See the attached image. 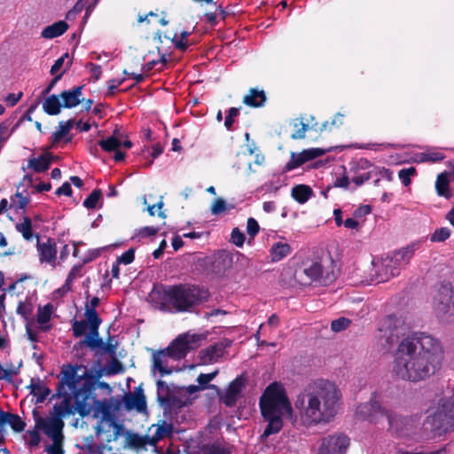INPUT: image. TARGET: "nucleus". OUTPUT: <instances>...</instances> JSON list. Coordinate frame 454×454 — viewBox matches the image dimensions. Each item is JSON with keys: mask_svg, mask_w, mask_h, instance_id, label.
<instances>
[{"mask_svg": "<svg viewBox=\"0 0 454 454\" xmlns=\"http://www.w3.org/2000/svg\"><path fill=\"white\" fill-rule=\"evenodd\" d=\"M443 351L440 341L421 334L403 339L395 353L392 372L404 381L418 383L433 376L441 367Z\"/></svg>", "mask_w": 454, "mask_h": 454, "instance_id": "f257e3e1", "label": "nucleus"}, {"mask_svg": "<svg viewBox=\"0 0 454 454\" xmlns=\"http://www.w3.org/2000/svg\"><path fill=\"white\" fill-rule=\"evenodd\" d=\"M340 393L334 384L317 380L297 396L294 406L301 419L309 426L328 422L338 410Z\"/></svg>", "mask_w": 454, "mask_h": 454, "instance_id": "f03ea898", "label": "nucleus"}, {"mask_svg": "<svg viewBox=\"0 0 454 454\" xmlns=\"http://www.w3.org/2000/svg\"><path fill=\"white\" fill-rule=\"evenodd\" d=\"M209 293L207 289L197 286L178 285L163 291L161 301L157 308L161 311L177 312L189 311L196 305L207 300Z\"/></svg>", "mask_w": 454, "mask_h": 454, "instance_id": "7ed1b4c3", "label": "nucleus"}, {"mask_svg": "<svg viewBox=\"0 0 454 454\" xmlns=\"http://www.w3.org/2000/svg\"><path fill=\"white\" fill-rule=\"evenodd\" d=\"M203 339V335L184 333L177 336L168 348L153 351V371L157 370L161 376L171 374L174 369L168 367V358L175 361L184 358L191 350L200 346Z\"/></svg>", "mask_w": 454, "mask_h": 454, "instance_id": "20e7f679", "label": "nucleus"}, {"mask_svg": "<svg viewBox=\"0 0 454 454\" xmlns=\"http://www.w3.org/2000/svg\"><path fill=\"white\" fill-rule=\"evenodd\" d=\"M259 405L261 412L285 414L292 423L296 421L286 389L279 382H272L266 387L260 397Z\"/></svg>", "mask_w": 454, "mask_h": 454, "instance_id": "39448f33", "label": "nucleus"}, {"mask_svg": "<svg viewBox=\"0 0 454 454\" xmlns=\"http://www.w3.org/2000/svg\"><path fill=\"white\" fill-rule=\"evenodd\" d=\"M403 326V321L393 314L388 315L382 320L377 336L382 349L387 351L398 341L400 335L404 334L402 332Z\"/></svg>", "mask_w": 454, "mask_h": 454, "instance_id": "423d86ee", "label": "nucleus"}, {"mask_svg": "<svg viewBox=\"0 0 454 454\" xmlns=\"http://www.w3.org/2000/svg\"><path fill=\"white\" fill-rule=\"evenodd\" d=\"M96 385L95 379L91 377V375H89L82 382L81 387L77 388L73 393L75 410L82 418L88 416L92 411L90 401L96 398L94 395Z\"/></svg>", "mask_w": 454, "mask_h": 454, "instance_id": "0eeeda50", "label": "nucleus"}, {"mask_svg": "<svg viewBox=\"0 0 454 454\" xmlns=\"http://www.w3.org/2000/svg\"><path fill=\"white\" fill-rule=\"evenodd\" d=\"M356 414L364 420L377 423L380 419L386 418L389 426H393L395 416L391 411L382 406L378 401L371 399L369 402L361 403L356 407Z\"/></svg>", "mask_w": 454, "mask_h": 454, "instance_id": "6e6552de", "label": "nucleus"}, {"mask_svg": "<svg viewBox=\"0 0 454 454\" xmlns=\"http://www.w3.org/2000/svg\"><path fill=\"white\" fill-rule=\"evenodd\" d=\"M434 310L441 319L454 316V291L450 283H442L434 298Z\"/></svg>", "mask_w": 454, "mask_h": 454, "instance_id": "1a4fd4ad", "label": "nucleus"}, {"mask_svg": "<svg viewBox=\"0 0 454 454\" xmlns=\"http://www.w3.org/2000/svg\"><path fill=\"white\" fill-rule=\"evenodd\" d=\"M82 365H72L67 364L63 366L60 372V380L58 383L56 394L53 397L60 398L67 395L66 387L74 393L77 389V385L90 375L87 372H84L82 375H78L77 371L81 369Z\"/></svg>", "mask_w": 454, "mask_h": 454, "instance_id": "9d476101", "label": "nucleus"}, {"mask_svg": "<svg viewBox=\"0 0 454 454\" xmlns=\"http://www.w3.org/2000/svg\"><path fill=\"white\" fill-rule=\"evenodd\" d=\"M349 446V438L342 434L336 433L321 439L318 454H346Z\"/></svg>", "mask_w": 454, "mask_h": 454, "instance_id": "9b49d317", "label": "nucleus"}, {"mask_svg": "<svg viewBox=\"0 0 454 454\" xmlns=\"http://www.w3.org/2000/svg\"><path fill=\"white\" fill-rule=\"evenodd\" d=\"M453 426L447 413L442 410V404L430 413L423 423L425 430L439 435L447 432L448 429Z\"/></svg>", "mask_w": 454, "mask_h": 454, "instance_id": "f8f14e48", "label": "nucleus"}, {"mask_svg": "<svg viewBox=\"0 0 454 454\" xmlns=\"http://www.w3.org/2000/svg\"><path fill=\"white\" fill-rule=\"evenodd\" d=\"M64 426V421L59 416H53L49 419L40 417L35 420V427L43 430L53 442L64 441L62 433Z\"/></svg>", "mask_w": 454, "mask_h": 454, "instance_id": "ddd939ff", "label": "nucleus"}, {"mask_svg": "<svg viewBox=\"0 0 454 454\" xmlns=\"http://www.w3.org/2000/svg\"><path fill=\"white\" fill-rule=\"evenodd\" d=\"M372 266L374 272L371 274V280L377 283L386 282L399 273L398 268L393 264V259H389V256L377 262L373 260Z\"/></svg>", "mask_w": 454, "mask_h": 454, "instance_id": "4468645a", "label": "nucleus"}, {"mask_svg": "<svg viewBox=\"0 0 454 454\" xmlns=\"http://www.w3.org/2000/svg\"><path fill=\"white\" fill-rule=\"evenodd\" d=\"M231 346V342L219 341L199 352L200 364H210L218 361L223 356L225 349Z\"/></svg>", "mask_w": 454, "mask_h": 454, "instance_id": "2eb2a0df", "label": "nucleus"}, {"mask_svg": "<svg viewBox=\"0 0 454 454\" xmlns=\"http://www.w3.org/2000/svg\"><path fill=\"white\" fill-rule=\"evenodd\" d=\"M247 379L244 375L237 377L232 380L223 395L220 396V400L227 406L233 407L237 403L242 389L246 387Z\"/></svg>", "mask_w": 454, "mask_h": 454, "instance_id": "dca6fc26", "label": "nucleus"}, {"mask_svg": "<svg viewBox=\"0 0 454 454\" xmlns=\"http://www.w3.org/2000/svg\"><path fill=\"white\" fill-rule=\"evenodd\" d=\"M35 237L37 239L36 248L39 253L40 262L54 265L57 258V247L54 239L47 238L46 242H41L39 235L36 234Z\"/></svg>", "mask_w": 454, "mask_h": 454, "instance_id": "f3484780", "label": "nucleus"}, {"mask_svg": "<svg viewBox=\"0 0 454 454\" xmlns=\"http://www.w3.org/2000/svg\"><path fill=\"white\" fill-rule=\"evenodd\" d=\"M301 273L306 275L310 281L318 280L324 286L332 283L336 278L333 271L324 275L323 266L317 262H313L309 268H305Z\"/></svg>", "mask_w": 454, "mask_h": 454, "instance_id": "a211bd4d", "label": "nucleus"}, {"mask_svg": "<svg viewBox=\"0 0 454 454\" xmlns=\"http://www.w3.org/2000/svg\"><path fill=\"white\" fill-rule=\"evenodd\" d=\"M262 418L268 422L262 434L261 441H265L270 435L278 434L283 427V418L286 419V415L278 413H264L261 412Z\"/></svg>", "mask_w": 454, "mask_h": 454, "instance_id": "6ab92c4d", "label": "nucleus"}, {"mask_svg": "<svg viewBox=\"0 0 454 454\" xmlns=\"http://www.w3.org/2000/svg\"><path fill=\"white\" fill-rule=\"evenodd\" d=\"M232 266V255L227 251H219L215 254L211 264V271L217 275H223Z\"/></svg>", "mask_w": 454, "mask_h": 454, "instance_id": "aec40b11", "label": "nucleus"}, {"mask_svg": "<svg viewBox=\"0 0 454 454\" xmlns=\"http://www.w3.org/2000/svg\"><path fill=\"white\" fill-rule=\"evenodd\" d=\"M83 86H75L72 90H64L59 96L62 99L64 108H73L81 104L83 98H81Z\"/></svg>", "mask_w": 454, "mask_h": 454, "instance_id": "412c9836", "label": "nucleus"}, {"mask_svg": "<svg viewBox=\"0 0 454 454\" xmlns=\"http://www.w3.org/2000/svg\"><path fill=\"white\" fill-rule=\"evenodd\" d=\"M123 403L127 411L135 409L138 412H145L147 409L146 399L144 393L137 395L129 393L123 396Z\"/></svg>", "mask_w": 454, "mask_h": 454, "instance_id": "4be33fe9", "label": "nucleus"}, {"mask_svg": "<svg viewBox=\"0 0 454 454\" xmlns=\"http://www.w3.org/2000/svg\"><path fill=\"white\" fill-rule=\"evenodd\" d=\"M156 427V431L153 436H151L152 444L156 447L159 441L163 438H169L173 434L174 426L172 423H168L166 420H160L158 424H153L149 427V431Z\"/></svg>", "mask_w": 454, "mask_h": 454, "instance_id": "5701e85b", "label": "nucleus"}, {"mask_svg": "<svg viewBox=\"0 0 454 454\" xmlns=\"http://www.w3.org/2000/svg\"><path fill=\"white\" fill-rule=\"evenodd\" d=\"M57 159L56 156L51 153L40 155L38 158H30L28 160L27 168H32L37 173H42L50 168L51 161Z\"/></svg>", "mask_w": 454, "mask_h": 454, "instance_id": "b1692460", "label": "nucleus"}, {"mask_svg": "<svg viewBox=\"0 0 454 454\" xmlns=\"http://www.w3.org/2000/svg\"><path fill=\"white\" fill-rule=\"evenodd\" d=\"M74 120L70 119L67 121H60L59 123V129L56 132L52 133V136L51 137V148L54 147L56 145H58L63 138H65V142L68 143L71 141L72 137H66L69 134L70 130L74 127Z\"/></svg>", "mask_w": 454, "mask_h": 454, "instance_id": "393cba45", "label": "nucleus"}, {"mask_svg": "<svg viewBox=\"0 0 454 454\" xmlns=\"http://www.w3.org/2000/svg\"><path fill=\"white\" fill-rule=\"evenodd\" d=\"M6 424L10 425L12 429L17 433L22 432L26 427V423L19 415L0 410V427Z\"/></svg>", "mask_w": 454, "mask_h": 454, "instance_id": "a878e982", "label": "nucleus"}, {"mask_svg": "<svg viewBox=\"0 0 454 454\" xmlns=\"http://www.w3.org/2000/svg\"><path fill=\"white\" fill-rule=\"evenodd\" d=\"M99 325H90V333L85 338L77 343V346L82 348L84 346L90 348L91 350H97L98 347L103 344V339L99 337L98 333Z\"/></svg>", "mask_w": 454, "mask_h": 454, "instance_id": "bb28decb", "label": "nucleus"}, {"mask_svg": "<svg viewBox=\"0 0 454 454\" xmlns=\"http://www.w3.org/2000/svg\"><path fill=\"white\" fill-rule=\"evenodd\" d=\"M168 402L160 403V406L163 409L164 417H169L172 412L177 413L181 409L187 405V403L182 400L176 395H172L167 397Z\"/></svg>", "mask_w": 454, "mask_h": 454, "instance_id": "cd10ccee", "label": "nucleus"}, {"mask_svg": "<svg viewBox=\"0 0 454 454\" xmlns=\"http://www.w3.org/2000/svg\"><path fill=\"white\" fill-rule=\"evenodd\" d=\"M126 442L129 448L135 450L145 449L146 445L153 446L151 436L140 435L129 431L126 434Z\"/></svg>", "mask_w": 454, "mask_h": 454, "instance_id": "c85d7f7f", "label": "nucleus"}, {"mask_svg": "<svg viewBox=\"0 0 454 454\" xmlns=\"http://www.w3.org/2000/svg\"><path fill=\"white\" fill-rule=\"evenodd\" d=\"M67 23L64 20H59L43 28L41 35L43 38L52 39L63 35L67 30Z\"/></svg>", "mask_w": 454, "mask_h": 454, "instance_id": "c756f323", "label": "nucleus"}, {"mask_svg": "<svg viewBox=\"0 0 454 454\" xmlns=\"http://www.w3.org/2000/svg\"><path fill=\"white\" fill-rule=\"evenodd\" d=\"M313 194V190L306 184L294 185L291 191V196L300 204L307 202Z\"/></svg>", "mask_w": 454, "mask_h": 454, "instance_id": "7c9ffc66", "label": "nucleus"}, {"mask_svg": "<svg viewBox=\"0 0 454 454\" xmlns=\"http://www.w3.org/2000/svg\"><path fill=\"white\" fill-rule=\"evenodd\" d=\"M59 95L52 94L45 98L43 103V111L49 115H57L60 114L62 104Z\"/></svg>", "mask_w": 454, "mask_h": 454, "instance_id": "2f4dec72", "label": "nucleus"}, {"mask_svg": "<svg viewBox=\"0 0 454 454\" xmlns=\"http://www.w3.org/2000/svg\"><path fill=\"white\" fill-rule=\"evenodd\" d=\"M28 387L31 389V394L37 397V403L44 402L47 396L51 394V389L43 386L39 379H32Z\"/></svg>", "mask_w": 454, "mask_h": 454, "instance_id": "473e14b6", "label": "nucleus"}, {"mask_svg": "<svg viewBox=\"0 0 454 454\" xmlns=\"http://www.w3.org/2000/svg\"><path fill=\"white\" fill-rule=\"evenodd\" d=\"M266 101V95L263 90L251 89L250 94L244 97L243 102L247 106L253 107H260Z\"/></svg>", "mask_w": 454, "mask_h": 454, "instance_id": "72a5a7b5", "label": "nucleus"}, {"mask_svg": "<svg viewBox=\"0 0 454 454\" xmlns=\"http://www.w3.org/2000/svg\"><path fill=\"white\" fill-rule=\"evenodd\" d=\"M415 247V244L407 246L406 247H403L399 251H396L392 257H389V259H393V264L395 267H397V265H400L402 262L407 263L413 255Z\"/></svg>", "mask_w": 454, "mask_h": 454, "instance_id": "f704fd0d", "label": "nucleus"}, {"mask_svg": "<svg viewBox=\"0 0 454 454\" xmlns=\"http://www.w3.org/2000/svg\"><path fill=\"white\" fill-rule=\"evenodd\" d=\"M64 400L60 403V404H55L54 405V411L56 415L61 418V416H64L66 414H74V412H77L75 410V406H73L71 404V396L67 392L66 395H63Z\"/></svg>", "mask_w": 454, "mask_h": 454, "instance_id": "c9c22d12", "label": "nucleus"}, {"mask_svg": "<svg viewBox=\"0 0 454 454\" xmlns=\"http://www.w3.org/2000/svg\"><path fill=\"white\" fill-rule=\"evenodd\" d=\"M449 183L448 174L446 172L438 175L435 182V189L439 196H443L445 198H449L450 196Z\"/></svg>", "mask_w": 454, "mask_h": 454, "instance_id": "e433bc0d", "label": "nucleus"}, {"mask_svg": "<svg viewBox=\"0 0 454 454\" xmlns=\"http://www.w3.org/2000/svg\"><path fill=\"white\" fill-rule=\"evenodd\" d=\"M90 403L92 405H95V418H97L99 413L102 414L104 419H107L111 416V404L106 400L99 401L93 398Z\"/></svg>", "mask_w": 454, "mask_h": 454, "instance_id": "4c0bfd02", "label": "nucleus"}, {"mask_svg": "<svg viewBox=\"0 0 454 454\" xmlns=\"http://www.w3.org/2000/svg\"><path fill=\"white\" fill-rule=\"evenodd\" d=\"M17 231L21 233L22 237L26 240H31L34 234H33V225L32 221L28 216L23 217V222L19 223L15 226Z\"/></svg>", "mask_w": 454, "mask_h": 454, "instance_id": "58836bf2", "label": "nucleus"}, {"mask_svg": "<svg viewBox=\"0 0 454 454\" xmlns=\"http://www.w3.org/2000/svg\"><path fill=\"white\" fill-rule=\"evenodd\" d=\"M291 252V247L287 243L278 242L272 246L270 249V254L272 256V261H279L282 258L288 255Z\"/></svg>", "mask_w": 454, "mask_h": 454, "instance_id": "ea45409f", "label": "nucleus"}, {"mask_svg": "<svg viewBox=\"0 0 454 454\" xmlns=\"http://www.w3.org/2000/svg\"><path fill=\"white\" fill-rule=\"evenodd\" d=\"M202 454H231V450L217 442L206 443L200 447Z\"/></svg>", "mask_w": 454, "mask_h": 454, "instance_id": "a19ab883", "label": "nucleus"}, {"mask_svg": "<svg viewBox=\"0 0 454 454\" xmlns=\"http://www.w3.org/2000/svg\"><path fill=\"white\" fill-rule=\"evenodd\" d=\"M157 387V402L160 403H167V397L171 396V387L164 380H159L156 382Z\"/></svg>", "mask_w": 454, "mask_h": 454, "instance_id": "79ce46f5", "label": "nucleus"}, {"mask_svg": "<svg viewBox=\"0 0 454 454\" xmlns=\"http://www.w3.org/2000/svg\"><path fill=\"white\" fill-rule=\"evenodd\" d=\"M54 307L51 303H48L45 306L39 307L37 311V322L41 325L48 323L51 319V314L53 313Z\"/></svg>", "mask_w": 454, "mask_h": 454, "instance_id": "37998d69", "label": "nucleus"}, {"mask_svg": "<svg viewBox=\"0 0 454 454\" xmlns=\"http://www.w3.org/2000/svg\"><path fill=\"white\" fill-rule=\"evenodd\" d=\"M98 145L106 152H114V151H116L117 149H119V147L121 145V143L114 135V136L108 137L107 139L100 140L98 142Z\"/></svg>", "mask_w": 454, "mask_h": 454, "instance_id": "c03bdc74", "label": "nucleus"}, {"mask_svg": "<svg viewBox=\"0 0 454 454\" xmlns=\"http://www.w3.org/2000/svg\"><path fill=\"white\" fill-rule=\"evenodd\" d=\"M305 161L302 158V155L300 153H291L290 160L286 164L284 167L283 172H288L291 171L302 164H304Z\"/></svg>", "mask_w": 454, "mask_h": 454, "instance_id": "a18cd8bd", "label": "nucleus"}, {"mask_svg": "<svg viewBox=\"0 0 454 454\" xmlns=\"http://www.w3.org/2000/svg\"><path fill=\"white\" fill-rule=\"evenodd\" d=\"M218 374V371H215L211 373H200L197 378V382L201 387L202 389L204 388H215V385H209V382L213 380L215 376Z\"/></svg>", "mask_w": 454, "mask_h": 454, "instance_id": "49530a36", "label": "nucleus"}, {"mask_svg": "<svg viewBox=\"0 0 454 454\" xmlns=\"http://www.w3.org/2000/svg\"><path fill=\"white\" fill-rule=\"evenodd\" d=\"M102 197V192L99 189H95L83 201V206L88 209H94L97 203Z\"/></svg>", "mask_w": 454, "mask_h": 454, "instance_id": "de8ad7c7", "label": "nucleus"}, {"mask_svg": "<svg viewBox=\"0 0 454 454\" xmlns=\"http://www.w3.org/2000/svg\"><path fill=\"white\" fill-rule=\"evenodd\" d=\"M450 230L447 227L436 229L430 236L431 242H443L450 236Z\"/></svg>", "mask_w": 454, "mask_h": 454, "instance_id": "09e8293b", "label": "nucleus"}, {"mask_svg": "<svg viewBox=\"0 0 454 454\" xmlns=\"http://www.w3.org/2000/svg\"><path fill=\"white\" fill-rule=\"evenodd\" d=\"M84 316L86 317L85 321L88 322L89 325H100V324L102 323V320L99 317L97 310L94 309H89L88 304H86L85 306Z\"/></svg>", "mask_w": 454, "mask_h": 454, "instance_id": "8fccbe9b", "label": "nucleus"}, {"mask_svg": "<svg viewBox=\"0 0 454 454\" xmlns=\"http://www.w3.org/2000/svg\"><path fill=\"white\" fill-rule=\"evenodd\" d=\"M329 150H324V149H320V148H310V149L303 150L301 153V154L302 155V158L306 163L307 161L312 160L316 158H318V157L324 155Z\"/></svg>", "mask_w": 454, "mask_h": 454, "instance_id": "3c124183", "label": "nucleus"}, {"mask_svg": "<svg viewBox=\"0 0 454 454\" xmlns=\"http://www.w3.org/2000/svg\"><path fill=\"white\" fill-rule=\"evenodd\" d=\"M420 162H438L444 160V154L438 152L422 153L419 155Z\"/></svg>", "mask_w": 454, "mask_h": 454, "instance_id": "603ef678", "label": "nucleus"}, {"mask_svg": "<svg viewBox=\"0 0 454 454\" xmlns=\"http://www.w3.org/2000/svg\"><path fill=\"white\" fill-rule=\"evenodd\" d=\"M33 306L30 301H20L17 313L20 315L25 320H28L29 317L32 315Z\"/></svg>", "mask_w": 454, "mask_h": 454, "instance_id": "864d4df0", "label": "nucleus"}, {"mask_svg": "<svg viewBox=\"0 0 454 454\" xmlns=\"http://www.w3.org/2000/svg\"><path fill=\"white\" fill-rule=\"evenodd\" d=\"M90 327L89 324L85 320H75L73 324V335L76 338L85 334L87 329Z\"/></svg>", "mask_w": 454, "mask_h": 454, "instance_id": "5fc2aeb1", "label": "nucleus"}, {"mask_svg": "<svg viewBox=\"0 0 454 454\" xmlns=\"http://www.w3.org/2000/svg\"><path fill=\"white\" fill-rule=\"evenodd\" d=\"M350 324H351V321L348 318L340 317L338 319L332 321L331 329H332V331H333L335 333H339V332H341V331L347 329Z\"/></svg>", "mask_w": 454, "mask_h": 454, "instance_id": "6e6d98bb", "label": "nucleus"}, {"mask_svg": "<svg viewBox=\"0 0 454 454\" xmlns=\"http://www.w3.org/2000/svg\"><path fill=\"white\" fill-rule=\"evenodd\" d=\"M112 337L109 336L106 343L103 341V344L98 347V349L102 350L104 353L108 354L111 357L115 356L116 348L118 347V342L116 341L114 344L112 343Z\"/></svg>", "mask_w": 454, "mask_h": 454, "instance_id": "4d7b16f0", "label": "nucleus"}, {"mask_svg": "<svg viewBox=\"0 0 454 454\" xmlns=\"http://www.w3.org/2000/svg\"><path fill=\"white\" fill-rule=\"evenodd\" d=\"M227 209L226 201L223 198H217L215 200L211 206V213L215 215H218L223 213Z\"/></svg>", "mask_w": 454, "mask_h": 454, "instance_id": "13d9d810", "label": "nucleus"}, {"mask_svg": "<svg viewBox=\"0 0 454 454\" xmlns=\"http://www.w3.org/2000/svg\"><path fill=\"white\" fill-rule=\"evenodd\" d=\"M416 174V168L414 167H411L408 168H403L399 171L398 176L402 180L403 184L405 186H408L411 184V176Z\"/></svg>", "mask_w": 454, "mask_h": 454, "instance_id": "bf43d9fd", "label": "nucleus"}, {"mask_svg": "<svg viewBox=\"0 0 454 454\" xmlns=\"http://www.w3.org/2000/svg\"><path fill=\"white\" fill-rule=\"evenodd\" d=\"M112 361L107 366L106 373L109 375L117 374L124 371V366L119 362L115 356L111 357Z\"/></svg>", "mask_w": 454, "mask_h": 454, "instance_id": "052dcab7", "label": "nucleus"}, {"mask_svg": "<svg viewBox=\"0 0 454 454\" xmlns=\"http://www.w3.org/2000/svg\"><path fill=\"white\" fill-rule=\"evenodd\" d=\"M245 234L240 231V230L236 227L232 230L231 235V242L236 245L237 247H242L245 242Z\"/></svg>", "mask_w": 454, "mask_h": 454, "instance_id": "680f3d73", "label": "nucleus"}, {"mask_svg": "<svg viewBox=\"0 0 454 454\" xmlns=\"http://www.w3.org/2000/svg\"><path fill=\"white\" fill-rule=\"evenodd\" d=\"M442 410L445 411L449 419L454 425V398L443 401L442 403Z\"/></svg>", "mask_w": 454, "mask_h": 454, "instance_id": "e2e57ef3", "label": "nucleus"}, {"mask_svg": "<svg viewBox=\"0 0 454 454\" xmlns=\"http://www.w3.org/2000/svg\"><path fill=\"white\" fill-rule=\"evenodd\" d=\"M135 258V249L129 248L125 253H123L121 256L117 258L118 263L129 264L134 261Z\"/></svg>", "mask_w": 454, "mask_h": 454, "instance_id": "0e129e2a", "label": "nucleus"}, {"mask_svg": "<svg viewBox=\"0 0 454 454\" xmlns=\"http://www.w3.org/2000/svg\"><path fill=\"white\" fill-rule=\"evenodd\" d=\"M239 113V109L236 107H231L228 111V114L225 117L224 126L227 129H231L232 124L234 122L233 118L237 116Z\"/></svg>", "mask_w": 454, "mask_h": 454, "instance_id": "69168bd1", "label": "nucleus"}, {"mask_svg": "<svg viewBox=\"0 0 454 454\" xmlns=\"http://www.w3.org/2000/svg\"><path fill=\"white\" fill-rule=\"evenodd\" d=\"M260 227L255 219L248 218L247 224V231L251 238H254L259 232Z\"/></svg>", "mask_w": 454, "mask_h": 454, "instance_id": "338daca9", "label": "nucleus"}, {"mask_svg": "<svg viewBox=\"0 0 454 454\" xmlns=\"http://www.w3.org/2000/svg\"><path fill=\"white\" fill-rule=\"evenodd\" d=\"M63 442H53L52 444H49L46 446L45 450L49 454H64V450L62 448Z\"/></svg>", "mask_w": 454, "mask_h": 454, "instance_id": "774afa93", "label": "nucleus"}]
</instances>
